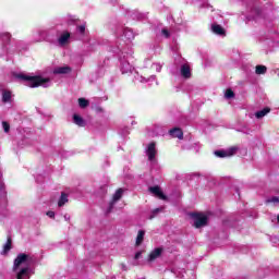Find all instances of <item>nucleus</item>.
Masks as SVG:
<instances>
[{"label": "nucleus", "mask_w": 279, "mask_h": 279, "mask_svg": "<svg viewBox=\"0 0 279 279\" xmlns=\"http://www.w3.org/2000/svg\"><path fill=\"white\" fill-rule=\"evenodd\" d=\"M148 191L149 193H151V195L159 197V199H167V196H165V194L162 193V190H160V186L158 185L148 187Z\"/></svg>", "instance_id": "12"}, {"label": "nucleus", "mask_w": 279, "mask_h": 279, "mask_svg": "<svg viewBox=\"0 0 279 279\" xmlns=\"http://www.w3.org/2000/svg\"><path fill=\"white\" fill-rule=\"evenodd\" d=\"M34 256L20 253L13 262V278L14 279H29L34 276Z\"/></svg>", "instance_id": "1"}, {"label": "nucleus", "mask_w": 279, "mask_h": 279, "mask_svg": "<svg viewBox=\"0 0 279 279\" xmlns=\"http://www.w3.org/2000/svg\"><path fill=\"white\" fill-rule=\"evenodd\" d=\"M111 51L118 54L120 71L123 75L134 71V65L132 64L134 57H132L130 48H124V44H116V46L111 47Z\"/></svg>", "instance_id": "2"}, {"label": "nucleus", "mask_w": 279, "mask_h": 279, "mask_svg": "<svg viewBox=\"0 0 279 279\" xmlns=\"http://www.w3.org/2000/svg\"><path fill=\"white\" fill-rule=\"evenodd\" d=\"M72 69L69 65L63 66H57L53 70L54 75H69L71 73Z\"/></svg>", "instance_id": "13"}, {"label": "nucleus", "mask_w": 279, "mask_h": 279, "mask_svg": "<svg viewBox=\"0 0 279 279\" xmlns=\"http://www.w3.org/2000/svg\"><path fill=\"white\" fill-rule=\"evenodd\" d=\"M10 250H12V239L9 238L7 243L3 245V251L1 252V254H8Z\"/></svg>", "instance_id": "23"}, {"label": "nucleus", "mask_w": 279, "mask_h": 279, "mask_svg": "<svg viewBox=\"0 0 279 279\" xmlns=\"http://www.w3.org/2000/svg\"><path fill=\"white\" fill-rule=\"evenodd\" d=\"M12 101V92L2 89V102L10 104Z\"/></svg>", "instance_id": "17"}, {"label": "nucleus", "mask_w": 279, "mask_h": 279, "mask_svg": "<svg viewBox=\"0 0 279 279\" xmlns=\"http://www.w3.org/2000/svg\"><path fill=\"white\" fill-rule=\"evenodd\" d=\"M236 151H239V147L232 146L225 150H215L214 154H215V156H217V158H230V157L234 156V154H236Z\"/></svg>", "instance_id": "7"}, {"label": "nucleus", "mask_w": 279, "mask_h": 279, "mask_svg": "<svg viewBox=\"0 0 279 279\" xmlns=\"http://www.w3.org/2000/svg\"><path fill=\"white\" fill-rule=\"evenodd\" d=\"M2 128L4 130L5 133L10 132V124L8 122H2Z\"/></svg>", "instance_id": "34"}, {"label": "nucleus", "mask_w": 279, "mask_h": 279, "mask_svg": "<svg viewBox=\"0 0 279 279\" xmlns=\"http://www.w3.org/2000/svg\"><path fill=\"white\" fill-rule=\"evenodd\" d=\"M96 111H97V112H104V108L98 107V108L96 109Z\"/></svg>", "instance_id": "38"}, {"label": "nucleus", "mask_w": 279, "mask_h": 279, "mask_svg": "<svg viewBox=\"0 0 279 279\" xmlns=\"http://www.w3.org/2000/svg\"><path fill=\"white\" fill-rule=\"evenodd\" d=\"M88 100H86V98H80L78 99V106L80 108H88Z\"/></svg>", "instance_id": "27"}, {"label": "nucleus", "mask_w": 279, "mask_h": 279, "mask_svg": "<svg viewBox=\"0 0 279 279\" xmlns=\"http://www.w3.org/2000/svg\"><path fill=\"white\" fill-rule=\"evenodd\" d=\"M16 77L17 80L25 82L29 88H38V86L49 88V86H51V78H45L43 76H29L26 74H17Z\"/></svg>", "instance_id": "3"}, {"label": "nucleus", "mask_w": 279, "mask_h": 279, "mask_svg": "<svg viewBox=\"0 0 279 279\" xmlns=\"http://www.w3.org/2000/svg\"><path fill=\"white\" fill-rule=\"evenodd\" d=\"M123 197V189L117 190V192L113 194L112 201L109 203V207L107 209V214L112 213V209L114 208V205L119 199Z\"/></svg>", "instance_id": "10"}, {"label": "nucleus", "mask_w": 279, "mask_h": 279, "mask_svg": "<svg viewBox=\"0 0 279 279\" xmlns=\"http://www.w3.org/2000/svg\"><path fill=\"white\" fill-rule=\"evenodd\" d=\"M143 252L142 251H138L136 254H135V260H138V258H141Z\"/></svg>", "instance_id": "37"}, {"label": "nucleus", "mask_w": 279, "mask_h": 279, "mask_svg": "<svg viewBox=\"0 0 279 279\" xmlns=\"http://www.w3.org/2000/svg\"><path fill=\"white\" fill-rule=\"evenodd\" d=\"M156 154H158V149H156L155 142H151L146 147V156L149 162H156Z\"/></svg>", "instance_id": "8"}, {"label": "nucleus", "mask_w": 279, "mask_h": 279, "mask_svg": "<svg viewBox=\"0 0 279 279\" xmlns=\"http://www.w3.org/2000/svg\"><path fill=\"white\" fill-rule=\"evenodd\" d=\"M161 34H162V36H165V38H169V36H171V34L169 33V29H167V28H162Z\"/></svg>", "instance_id": "33"}, {"label": "nucleus", "mask_w": 279, "mask_h": 279, "mask_svg": "<svg viewBox=\"0 0 279 279\" xmlns=\"http://www.w3.org/2000/svg\"><path fill=\"white\" fill-rule=\"evenodd\" d=\"M11 38H12V35H10V33H4L2 35L3 43H9Z\"/></svg>", "instance_id": "31"}, {"label": "nucleus", "mask_w": 279, "mask_h": 279, "mask_svg": "<svg viewBox=\"0 0 279 279\" xmlns=\"http://www.w3.org/2000/svg\"><path fill=\"white\" fill-rule=\"evenodd\" d=\"M271 112V109L264 108L255 113L256 119H263V117H267Z\"/></svg>", "instance_id": "20"}, {"label": "nucleus", "mask_w": 279, "mask_h": 279, "mask_svg": "<svg viewBox=\"0 0 279 279\" xmlns=\"http://www.w3.org/2000/svg\"><path fill=\"white\" fill-rule=\"evenodd\" d=\"M71 43V33L64 31L57 39L58 47H66Z\"/></svg>", "instance_id": "9"}, {"label": "nucleus", "mask_w": 279, "mask_h": 279, "mask_svg": "<svg viewBox=\"0 0 279 279\" xmlns=\"http://www.w3.org/2000/svg\"><path fill=\"white\" fill-rule=\"evenodd\" d=\"M192 219L194 220V227L204 228L208 223V217L204 214H191Z\"/></svg>", "instance_id": "6"}, {"label": "nucleus", "mask_w": 279, "mask_h": 279, "mask_svg": "<svg viewBox=\"0 0 279 279\" xmlns=\"http://www.w3.org/2000/svg\"><path fill=\"white\" fill-rule=\"evenodd\" d=\"M205 8H210V9H213V7H210V4H205Z\"/></svg>", "instance_id": "39"}, {"label": "nucleus", "mask_w": 279, "mask_h": 279, "mask_svg": "<svg viewBox=\"0 0 279 279\" xmlns=\"http://www.w3.org/2000/svg\"><path fill=\"white\" fill-rule=\"evenodd\" d=\"M47 217H49L50 219H53L56 217V213L47 211Z\"/></svg>", "instance_id": "36"}, {"label": "nucleus", "mask_w": 279, "mask_h": 279, "mask_svg": "<svg viewBox=\"0 0 279 279\" xmlns=\"http://www.w3.org/2000/svg\"><path fill=\"white\" fill-rule=\"evenodd\" d=\"M266 204H274V206H276V204H279V197L278 196H271V197L266 199Z\"/></svg>", "instance_id": "26"}, {"label": "nucleus", "mask_w": 279, "mask_h": 279, "mask_svg": "<svg viewBox=\"0 0 279 279\" xmlns=\"http://www.w3.org/2000/svg\"><path fill=\"white\" fill-rule=\"evenodd\" d=\"M170 136H172V138H179L182 141V138H184V133L181 131V129L175 128L170 130Z\"/></svg>", "instance_id": "16"}, {"label": "nucleus", "mask_w": 279, "mask_h": 279, "mask_svg": "<svg viewBox=\"0 0 279 279\" xmlns=\"http://www.w3.org/2000/svg\"><path fill=\"white\" fill-rule=\"evenodd\" d=\"M277 221H278V223H279V215L277 216Z\"/></svg>", "instance_id": "41"}, {"label": "nucleus", "mask_w": 279, "mask_h": 279, "mask_svg": "<svg viewBox=\"0 0 279 279\" xmlns=\"http://www.w3.org/2000/svg\"><path fill=\"white\" fill-rule=\"evenodd\" d=\"M226 99H232L234 97V92L232 89H227L225 93Z\"/></svg>", "instance_id": "30"}, {"label": "nucleus", "mask_w": 279, "mask_h": 279, "mask_svg": "<svg viewBox=\"0 0 279 279\" xmlns=\"http://www.w3.org/2000/svg\"><path fill=\"white\" fill-rule=\"evenodd\" d=\"M38 36H40V38L37 40V43H43V40H45L46 36H47V31H38Z\"/></svg>", "instance_id": "28"}, {"label": "nucleus", "mask_w": 279, "mask_h": 279, "mask_svg": "<svg viewBox=\"0 0 279 279\" xmlns=\"http://www.w3.org/2000/svg\"><path fill=\"white\" fill-rule=\"evenodd\" d=\"M162 254V248L158 247V248H155L150 254H149V257H148V260L153 262V260H156V258H159V256Z\"/></svg>", "instance_id": "19"}, {"label": "nucleus", "mask_w": 279, "mask_h": 279, "mask_svg": "<svg viewBox=\"0 0 279 279\" xmlns=\"http://www.w3.org/2000/svg\"><path fill=\"white\" fill-rule=\"evenodd\" d=\"M136 82H141V84H154V82H156V75H151L150 77L146 78L144 76L141 75H136L135 76Z\"/></svg>", "instance_id": "15"}, {"label": "nucleus", "mask_w": 279, "mask_h": 279, "mask_svg": "<svg viewBox=\"0 0 279 279\" xmlns=\"http://www.w3.org/2000/svg\"><path fill=\"white\" fill-rule=\"evenodd\" d=\"M64 219H65V221H69L70 217H68V216H64Z\"/></svg>", "instance_id": "40"}, {"label": "nucleus", "mask_w": 279, "mask_h": 279, "mask_svg": "<svg viewBox=\"0 0 279 279\" xmlns=\"http://www.w3.org/2000/svg\"><path fill=\"white\" fill-rule=\"evenodd\" d=\"M73 122L75 123V125H78V128H84V125H86V121H84V118L77 113L73 116Z\"/></svg>", "instance_id": "18"}, {"label": "nucleus", "mask_w": 279, "mask_h": 279, "mask_svg": "<svg viewBox=\"0 0 279 279\" xmlns=\"http://www.w3.org/2000/svg\"><path fill=\"white\" fill-rule=\"evenodd\" d=\"M151 69H153L154 71H157V73H160V71H162V64H160V63H154V64L151 65Z\"/></svg>", "instance_id": "29"}, {"label": "nucleus", "mask_w": 279, "mask_h": 279, "mask_svg": "<svg viewBox=\"0 0 279 279\" xmlns=\"http://www.w3.org/2000/svg\"><path fill=\"white\" fill-rule=\"evenodd\" d=\"M145 239V231L140 230L136 236V242L135 245H141V243H143V240Z\"/></svg>", "instance_id": "22"}, {"label": "nucleus", "mask_w": 279, "mask_h": 279, "mask_svg": "<svg viewBox=\"0 0 279 279\" xmlns=\"http://www.w3.org/2000/svg\"><path fill=\"white\" fill-rule=\"evenodd\" d=\"M86 32V25H80L77 26V33L78 34H84Z\"/></svg>", "instance_id": "32"}, {"label": "nucleus", "mask_w": 279, "mask_h": 279, "mask_svg": "<svg viewBox=\"0 0 279 279\" xmlns=\"http://www.w3.org/2000/svg\"><path fill=\"white\" fill-rule=\"evenodd\" d=\"M262 12L260 9L256 8V7H251V13L246 15V19L248 21H258V19H260L262 16Z\"/></svg>", "instance_id": "11"}, {"label": "nucleus", "mask_w": 279, "mask_h": 279, "mask_svg": "<svg viewBox=\"0 0 279 279\" xmlns=\"http://www.w3.org/2000/svg\"><path fill=\"white\" fill-rule=\"evenodd\" d=\"M68 202H69V195H66L65 193H62L61 197L59 198L58 206L62 208V206H64V204H66Z\"/></svg>", "instance_id": "21"}, {"label": "nucleus", "mask_w": 279, "mask_h": 279, "mask_svg": "<svg viewBox=\"0 0 279 279\" xmlns=\"http://www.w3.org/2000/svg\"><path fill=\"white\" fill-rule=\"evenodd\" d=\"M255 73H256V75H265V73H267V66H265V65H257L255 68Z\"/></svg>", "instance_id": "24"}, {"label": "nucleus", "mask_w": 279, "mask_h": 279, "mask_svg": "<svg viewBox=\"0 0 279 279\" xmlns=\"http://www.w3.org/2000/svg\"><path fill=\"white\" fill-rule=\"evenodd\" d=\"M170 71L172 75H181L183 80H191V65L184 60L180 61L179 65H173Z\"/></svg>", "instance_id": "4"}, {"label": "nucleus", "mask_w": 279, "mask_h": 279, "mask_svg": "<svg viewBox=\"0 0 279 279\" xmlns=\"http://www.w3.org/2000/svg\"><path fill=\"white\" fill-rule=\"evenodd\" d=\"M211 32L216 34V36H226V28L219 24H211Z\"/></svg>", "instance_id": "14"}, {"label": "nucleus", "mask_w": 279, "mask_h": 279, "mask_svg": "<svg viewBox=\"0 0 279 279\" xmlns=\"http://www.w3.org/2000/svg\"><path fill=\"white\" fill-rule=\"evenodd\" d=\"M162 210H165V207L154 209L149 216V219H154L157 215H159V213H162Z\"/></svg>", "instance_id": "25"}, {"label": "nucleus", "mask_w": 279, "mask_h": 279, "mask_svg": "<svg viewBox=\"0 0 279 279\" xmlns=\"http://www.w3.org/2000/svg\"><path fill=\"white\" fill-rule=\"evenodd\" d=\"M270 241H271V243H274V244L276 245V244L279 243V238L276 236V235H275V236H271V238H270Z\"/></svg>", "instance_id": "35"}, {"label": "nucleus", "mask_w": 279, "mask_h": 279, "mask_svg": "<svg viewBox=\"0 0 279 279\" xmlns=\"http://www.w3.org/2000/svg\"><path fill=\"white\" fill-rule=\"evenodd\" d=\"M116 36H124L126 40H134L136 35L134 34V31H132V28L118 26L116 28Z\"/></svg>", "instance_id": "5"}, {"label": "nucleus", "mask_w": 279, "mask_h": 279, "mask_svg": "<svg viewBox=\"0 0 279 279\" xmlns=\"http://www.w3.org/2000/svg\"><path fill=\"white\" fill-rule=\"evenodd\" d=\"M122 269H125V265H122Z\"/></svg>", "instance_id": "42"}]
</instances>
